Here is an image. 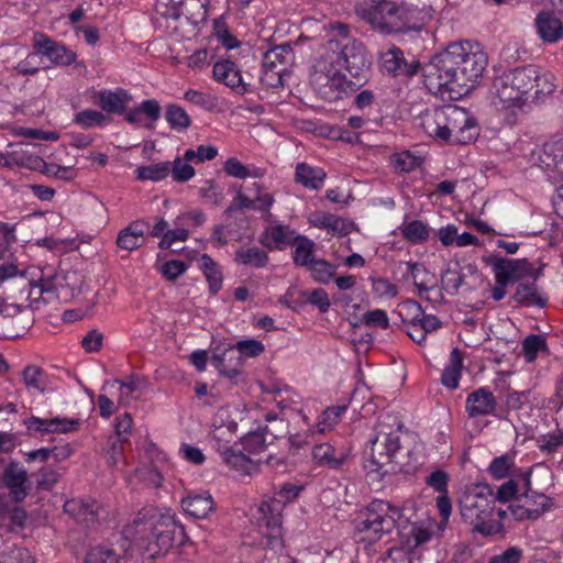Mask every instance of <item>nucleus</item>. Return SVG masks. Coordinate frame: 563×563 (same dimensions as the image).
Here are the masks:
<instances>
[{"label":"nucleus","instance_id":"nucleus-1","mask_svg":"<svg viewBox=\"0 0 563 563\" xmlns=\"http://www.w3.org/2000/svg\"><path fill=\"white\" fill-rule=\"evenodd\" d=\"M371 65L365 45L351 35L349 25L330 23L327 40L314 54L311 82L320 90H333V98H340L356 85L346 78V73L360 84L366 80Z\"/></svg>","mask_w":563,"mask_h":563},{"label":"nucleus","instance_id":"nucleus-2","mask_svg":"<svg viewBox=\"0 0 563 563\" xmlns=\"http://www.w3.org/2000/svg\"><path fill=\"white\" fill-rule=\"evenodd\" d=\"M487 66V55L476 43L450 44L423 65L426 87L433 93L465 95L474 88Z\"/></svg>","mask_w":563,"mask_h":563},{"label":"nucleus","instance_id":"nucleus-3","mask_svg":"<svg viewBox=\"0 0 563 563\" xmlns=\"http://www.w3.org/2000/svg\"><path fill=\"white\" fill-rule=\"evenodd\" d=\"M555 89L553 75L542 71L536 65L505 70L492 86L494 103L503 109H522L532 97L536 100L552 93Z\"/></svg>","mask_w":563,"mask_h":563},{"label":"nucleus","instance_id":"nucleus-4","mask_svg":"<svg viewBox=\"0 0 563 563\" xmlns=\"http://www.w3.org/2000/svg\"><path fill=\"white\" fill-rule=\"evenodd\" d=\"M421 126L433 139L457 144H470L478 135L476 120L464 108L453 104L426 111Z\"/></svg>","mask_w":563,"mask_h":563},{"label":"nucleus","instance_id":"nucleus-5","mask_svg":"<svg viewBox=\"0 0 563 563\" xmlns=\"http://www.w3.org/2000/svg\"><path fill=\"white\" fill-rule=\"evenodd\" d=\"M495 498L488 485L477 484L468 487L460 499V512L463 520L473 527L475 532L488 537L499 533L503 529L501 519L506 511H497L495 518Z\"/></svg>","mask_w":563,"mask_h":563},{"label":"nucleus","instance_id":"nucleus-6","mask_svg":"<svg viewBox=\"0 0 563 563\" xmlns=\"http://www.w3.org/2000/svg\"><path fill=\"white\" fill-rule=\"evenodd\" d=\"M301 486L294 484L283 485L274 496L264 500L254 515L258 532L262 536L260 543L272 550L283 548L282 511L284 507L294 501L300 492Z\"/></svg>","mask_w":563,"mask_h":563},{"label":"nucleus","instance_id":"nucleus-7","mask_svg":"<svg viewBox=\"0 0 563 563\" xmlns=\"http://www.w3.org/2000/svg\"><path fill=\"white\" fill-rule=\"evenodd\" d=\"M135 522L144 527L143 531H150L151 538L145 549L152 558L166 553L177 539L184 537L183 526L168 509L144 508Z\"/></svg>","mask_w":563,"mask_h":563},{"label":"nucleus","instance_id":"nucleus-8","mask_svg":"<svg viewBox=\"0 0 563 563\" xmlns=\"http://www.w3.org/2000/svg\"><path fill=\"white\" fill-rule=\"evenodd\" d=\"M401 517L399 508L386 500L375 499L355 519V531L362 536L361 540L373 543L390 533Z\"/></svg>","mask_w":563,"mask_h":563},{"label":"nucleus","instance_id":"nucleus-9","mask_svg":"<svg viewBox=\"0 0 563 563\" xmlns=\"http://www.w3.org/2000/svg\"><path fill=\"white\" fill-rule=\"evenodd\" d=\"M360 14L374 29L385 33L400 32L406 25V10L394 1L369 0Z\"/></svg>","mask_w":563,"mask_h":563},{"label":"nucleus","instance_id":"nucleus-10","mask_svg":"<svg viewBox=\"0 0 563 563\" xmlns=\"http://www.w3.org/2000/svg\"><path fill=\"white\" fill-rule=\"evenodd\" d=\"M492 267L495 283L499 285H511L525 278L537 280L542 271L532 266L527 258H507L489 256L485 260Z\"/></svg>","mask_w":563,"mask_h":563},{"label":"nucleus","instance_id":"nucleus-11","mask_svg":"<svg viewBox=\"0 0 563 563\" xmlns=\"http://www.w3.org/2000/svg\"><path fill=\"white\" fill-rule=\"evenodd\" d=\"M400 430V423L396 429H391L384 422H379L376 435L371 441V463L375 466V471L382 470L394 461L401 448Z\"/></svg>","mask_w":563,"mask_h":563},{"label":"nucleus","instance_id":"nucleus-12","mask_svg":"<svg viewBox=\"0 0 563 563\" xmlns=\"http://www.w3.org/2000/svg\"><path fill=\"white\" fill-rule=\"evenodd\" d=\"M32 46L34 55L46 57L55 66L66 67L75 64L76 67H86L82 60H77V54L74 51L43 32L33 33Z\"/></svg>","mask_w":563,"mask_h":563},{"label":"nucleus","instance_id":"nucleus-13","mask_svg":"<svg viewBox=\"0 0 563 563\" xmlns=\"http://www.w3.org/2000/svg\"><path fill=\"white\" fill-rule=\"evenodd\" d=\"M536 164L552 181L563 180V139L549 141L533 153Z\"/></svg>","mask_w":563,"mask_h":563},{"label":"nucleus","instance_id":"nucleus-14","mask_svg":"<svg viewBox=\"0 0 563 563\" xmlns=\"http://www.w3.org/2000/svg\"><path fill=\"white\" fill-rule=\"evenodd\" d=\"M238 432V422L229 410V408H220L212 418L210 431V444L219 453L230 448L234 442Z\"/></svg>","mask_w":563,"mask_h":563},{"label":"nucleus","instance_id":"nucleus-15","mask_svg":"<svg viewBox=\"0 0 563 563\" xmlns=\"http://www.w3.org/2000/svg\"><path fill=\"white\" fill-rule=\"evenodd\" d=\"M350 457V450L335 446L330 442L314 444L311 449V460L314 466L333 471L341 470Z\"/></svg>","mask_w":563,"mask_h":563},{"label":"nucleus","instance_id":"nucleus-16","mask_svg":"<svg viewBox=\"0 0 563 563\" xmlns=\"http://www.w3.org/2000/svg\"><path fill=\"white\" fill-rule=\"evenodd\" d=\"M299 234L288 224L278 220H272L261 234L260 242L268 250H286Z\"/></svg>","mask_w":563,"mask_h":563},{"label":"nucleus","instance_id":"nucleus-17","mask_svg":"<svg viewBox=\"0 0 563 563\" xmlns=\"http://www.w3.org/2000/svg\"><path fill=\"white\" fill-rule=\"evenodd\" d=\"M2 479L10 498L22 501L29 494L30 485L26 470L16 461H11L3 470Z\"/></svg>","mask_w":563,"mask_h":563},{"label":"nucleus","instance_id":"nucleus-18","mask_svg":"<svg viewBox=\"0 0 563 563\" xmlns=\"http://www.w3.org/2000/svg\"><path fill=\"white\" fill-rule=\"evenodd\" d=\"M533 26L543 44H555L563 38V21L553 12H539Z\"/></svg>","mask_w":563,"mask_h":563},{"label":"nucleus","instance_id":"nucleus-19","mask_svg":"<svg viewBox=\"0 0 563 563\" xmlns=\"http://www.w3.org/2000/svg\"><path fill=\"white\" fill-rule=\"evenodd\" d=\"M26 429L31 432L47 433H67L78 429L80 422L76 419L68 418H52L42 419L35 416L30 417L24 421Z\"/></svg>","mask_w":563,"mask_h":563},{"label":"nucleus","instance_id":"nucleus-20","mask_svg":"<svg viewBox=\"0 0 563 563\" xmlns=\"http://www.w3.org/2000/svg\"><path fill=\"white\" fill-rule=\"evenodd\" d=\"M496 398L487 387H481L468 394L465 401V410L470 417L494 415Z\"/></svg>","mask_w":563,"mask_h":563},{"label":"nucleus","instance_id":"nucleus-21","mask_svg":"<svg viewBox=\"0 0 563 563\" xmlns=\"http://www.w3.org/2000/svg\"><path fill=\"white\" fill-rule=\"evenodd\" d=\"M437 527L438 523L430 518L413 522L408 527V531L406 528L401 530L402 541L408 549H416L431 540Z\"/></svg>","mask_w":563,"mask_h":563},{"label":"nucleus","instance_id":"nucleus-22","mask_svg":"<svg viewBox=\"0 0 563 563\" xmlns=\"http://www.w3.org/2000/svg\"><path fill=\"white\" fill-rule=\"evenodd\" d=\"M310 225L327 230L331 235L344 236L352 231V223L332 213L314 211L309 217Z\"/></svg>","mask_w":563,"mask_h":563},{"label":"nucleus","instance_id":"nucleus-23","mask_svg":"<svg viewBox=\"0 0 563 563\" xmlns=\"http://www.w3.org/2000/svg\"><path fill=\"white\" fill-rule=\"evenodd\" d=\"M213 78L241 93L246 91L240 69L228 59L219 60L213 65Z\"/></svg>","mask_w":563,"mask_h":563},{"label":"nucleus","instance_id":"nucleus-24","mask_svg":"<svg viewBox=\"0 0 563 563\" xmlns=\"http://www.w3.org/2000/svg\"><path fill=\"white\" fill-rule=\"evenodd\" d=\"M131 96L123 89H101L98 92V104L108 113L123 114Z\"/></svg>","mask_w":563,"mask_h":563},{"label":"nucleus","instance_id":"nucleus-25","mask_svg":"<svg viewBox=\"0 0 563 563\" xmlns=\"http://www.w3.org/2000/svg\"><path fill=\"white\" fill-rule=\"evenodd\" d=\"M148 225L143 221H134L122 229L117 238V245L124 251H133L143 244Z\"/></svg>","mask_w":563,"mask_h":563},{"label":"nucleus","instance_id":"nucleus-26","mask_svg":"<svg viewBox=\"0 0 563 563\" xmlns=\"http://www.w3.org/2000/svg\"><path fill=\"white\" fill-rule=\"evenodd\" d=\"M64 509L78 522L90 526L97 520L99 505L95 500L70 499L65 503Z\"/></svg>","mask_w":563,"mask_h":563},{"label":"nucleus","instance_id":"nucleus-27","mask_svg":"<svg viewBox=\"0 0 563 563\" xmlns=\"http://www.w3.org/2000/svg\"><path fill=\"white\" fill-rule=\"evenodd\" d=\"M514 300L526 307H539L543 308L547 306L548 298L541 291L536 283H520L514 294Z\"/></svg>","mask_w":563,"mask_h":563},{"label":"nucleus","instance_id":"nucleus-28","mask_svg":"<svg viewBox=\"0 0 563 563\" xmlns=\"http://www.w3.org/2000/svg\"><path fill=\"white\" fill-rule=\"evenodd\" d=\"M211 363L221 375L230 379L238 377L241 373L242 360L240 356H233V347L231 346L221 353L213 354Z\"/></svg>","mask_w":563,"mask_h":563},{"label":"nucleus","instance_id":"nucleus-29","mask_svg":"<svg viewBox=\"0 0 563 563\" xmlns=\"http://www.w3.org/2000/svg\"><path fill=\"white\" fill-rule=\"evenodd\" d=\"M294 62V51L289 44H280L268 49L263 56L262 66L273 67L288 73Z\"/></svg>","mask_w":563,"mask_h":563},{"label":"nucleus","instance_id":"nucleus-30","mask_svg":"<svg viewBox=\"0 0 563 563\" xmlns=\"http://www.w3.org/2000/svg\"><path fill=\"white\" fill-rule=\"evenodd\" d=\"M442 322L434 314H424L422 312L417 323L407 325V334L418 344H423L428 334L440 329Z\"/></svg>","mask_w":563,"mask_h":563},{"label":"nucleus","instance_id":"nucleus-31","mask_svg":"<svg viewBox=\"0 0 563 563\" xmlns=\"http://www.w3.org/2000/svg\"><path fill=\"white\" fill-rule=\"evenodd\" d=\"M183 509L194 518H206L213 510V500L209 494L190 495L181 500Z\"/></svg>","mask_w":563,"mask_h":563},{"label":"nucleus","instance_id":"nucleus-32","mask_svg":"<svg viewBox=\"0 0 563 563\" xmlns=\"http://www.w3.org/2000/svg\"><path fill=\"white\" fill-rule=\"evenodd\" d=\"M380 64L385 71L394 76L400 74L412 75L415 73L405 62L402 52L396 46H391L380 54Z\"/></svg>","mask_w":563,"mask_h":563},{"label":"nucleus","instance_id":"nucleus-33","mask_svg":"<svg viewBox=\"0 0 563 563\" xmlns=\"http://www.w3.org/2000/svg\"><path fill=\"white\" fill-rule=\"evenodd\" d=\"M224 173L238 179L263 178L266 175V168L255 165H244L236 157L228 158L223 164Z\"/></svg>","mask_w":563,"mask_h":563},{"label":"nucleus","instance_id":"nucleus-34","mask_svg":"<svg viewBox=\"0 0 563 563\" xmlns=\"http://www.w3.org/2000/svg\"><path fill=\"white\" fill-rule=\"evenodd\" d=\"M296 181L310 189H319L325 179V173L322 168L312 167L306 163H299L296 166Z\"/></svg>","mask_w":563,"mask_h":563},{"label":"nucleus","instance_id":"nucleus-35","mask_svg":"<svg viewBox=\"0 0 563 563\" xmlns=\"http://www.w3.org/2000/svg\"><path fill=\"white\" fill-rule=\"evenodd\" d=\"M234 261L238 265L264 268L268 264V254L256 246L240 247L235 252Z\"/></svg>","mask_w":563,"mask_h":563},{"label":"nucleus","instance_id":"nucleus-36","mask_svg":"<svg viewBox=\"0 0 563 563\" xmlns=\"http://www.w3.org/2000/svg\"><path fill=\"white\" fill-rule=\"evenodd\" d=\"M291 246L295 247L292 260L297 266L308 268L310 264L316 260L313 255L316 244L307 236L299 234Z\"/></svg>","mask_w":563,"mask_h":563},{"label":"nucleus","instance_id":"nucleus-37","mask_svg":"<svg viewBox=\"0 0 563 563\" xmlns=\"http://www.w3.org/2000/svg\"><path fill=\"white\" fill-rule=\"evenodd\" d=\"M23 382L30 393L44 394L48 389L46 373L36 365H27L22 373Z\"/></svg>","mask_w":563,"mask_h":563},{"label":"nucleus","instance_id":"nucleus-38","mask_svg":"<svg viewBox=\"0 0 563 563\" xmlns=\"http://www.w3.org/2000/svg\"><path fill=\"white\" fill-rule=\"evenodd\" d=\"M551 507V498L544 494L531 492L526 494L523 511L518 515L520 518L527 517L536 519Z\"/></svg>","mask_w":563,"mask_h":563},{"label":"nucleus","instance_id":"nucleus-39","mask_svg":"<svg viewBox=\"0 0 563 563\" xmlns=\"http://www.w3.org/2000/svg\"><path fill=\"white\" fill-rule=\"evenodd\" d=\"M463 367V357L457 349H454L449 358L448 365L442 373V384L449 388L455 389L459 386L461 372Z\"/></svg>","mask_w":563,"mask_h":563},{"label":"nucleus","instance_id":"nucleus-40","mask_svg":"<svg viewBox=\"0 0 563 563\" xmlns=\"http://www.w3.org/2000/svg\"><path fill=\"white\" fill-rule=\"evenodd\" d=\"M198 264L208 280L210 291L217 294L221 289L223 282L220 266L208 254H202L198 258Z\"/></svg>","mask_w":563,"mask_h":563},{"label":"nucleus","instance_id":"nucleus-41","mask_svg":"<svg viewBox=\"0 0 563 563\" xmlns=\"http://www.w3.org/2000/svg\"><path fill=\"white\" fill-rule=\"evenodd\" d=\"M405 240L411 244H420L429 239L430 228L420 220L405 222L399 227Z\"/></svg>","mask_w":563,"mask_h":563},{"label":"nucleus","instance_id":"nucleus-42","mask_svg":"<svg viewBox=\"0 0 563 563\" xmlns=\"http://www.w3.org/2000/svg\"><path fill=\"white\" fill-rule=\"evenodd\" d=\"M223 462L231 468L236 470L241 473L249 474L254 468V463L240 450L228 448L220 452Z\"/></svg>","mask_w":563,"mask_h":563},{"label":"nucleus","instance_id":"nucleus-43","mask_svg":"<svg viewBox=\"0 0 563 563\" xmlns=\"http://www.w3.org/2000/svg\"><path fill=\"white\" fill-rule=\"evenodd\" d=\"M134 173L136 178L141 181H161L169 175L170 162H159L146 166H140Z\"/></svg>","mask_w":563,"mask_h":563},{"label":"nucleus","instance_id":"nucleus-44","mask_svg":"<svg viewBox=\"0 0 563 563\" xmlns=\"http://www.w3.org/2000/svg\"><path fill=\"white\" fill-rule=\"evenodd\" d=\"M74 122L85 130L91 128H102L110 122V119L98 110L85 109L77 112Z\"/></svg>","mask_w":563,"mask_h":563},{"label":"nucleus","instance_id":"nucleus-45","mask_svg":"<svg viewBox=\"0 0 563 563\" xmlns=\"http://www.w3.org/2000/svg\"><path fill=\"white\" fill-rule=\"evenodd\" d=\"M345 410V406H333L323 410L322 413L318 417L316 431L318 433H325L331 431L339 423Z\"/></svg>","mask_w":563,"mask_h":563},{"label":"nucleus","instance_id":"nucleus-46","mask_svg":"<svg viewBox=\"0 0 563 563\" xmlns=\"http://www.w3.org/2000/svg\"><path fill=\"white\" fill-rule=\"evenodd\" d=\"M25 146L26 145L22 143L18 144V148L10 154L11 161L21 167L41 172L45 161L37 155L30 154Z\"/></svg>","mask_w":563,"mask_h":563},{"label":"nucleus","instance_id":"nucleus-47","mask_svg":"<svg viewBox=\"0 0 563 563\" xmlns=\"http://www.w3.org/2000/svg\"><path fill=\"white\" fill-rule=\"evenodd\" d=\"M192 162L186 159V153L183 156H176L170 162V175L176 183H187L195 177L196 170Z\"/></svg>","mask_w":563,"mask_h":563},{"label":"nucleus","instance_id":"nucleus-48","mask_svg":"<svg viewBox=\"0 0 563 563\" xmlns=\"http://www.w3.org/2000/svg\"><path fill=\"white\" fill-rule=\"evenodd\" d=\"M336 267L323 258H316L308 271L312 279L319 284L328 285L334 279Z\"/></svg>","mask_w":563,"mask_h":563},{"label":"nucleus","instance_id":"nucleus-49","mask_svg":"<svg viewBox=\"0 0 563 563\" xmlns=\"http://www.w3.org/2000/svg\"><path fill=\"white\" fill-rule=\"evenodd\" d=\"M198 195L206 203L213 207L221 206L224 200L223 188L213 179H205Z\"/></svg>","mask_w":563,"mask_h":563},{"label":"nucleus","instance_id":"nucleus-50","mask_svg":"<svg viewBox=\"0 0 563 563\" xmlns=\"http://www.w3.org/2000/svg\"><path fill=\"white\" fill-rule=\"evenodd\" d=\"M423 157L411 151H402L393 155L394 167L401 173H409L418 168Z\"/></svg>","mask_w":563,"mask_h":563},{"label":"nucleus","instance_id":"nucleus-51","mask_svg":"<svg viewBox=\"0 0 563 563\" xmlns=\"http://www.w3.org/2000/svg\"><path fill=\"white\" fill-rule=\"evenodd\" d=\"M515 466V460L514 456L510 454H504L500 456L495 457L488 468L487 472L489 475L495 479H503L506 478L511 468Z\"/></svg>","mask_w":563,"mask_h":563},{"label":"nucleus","instance_id":"nucleus-52","mask_svg":"<svg viewBox=\"0 0 563 563\" xmlns=\"http://www.w3.org/2000/svg\"><path fill=\"white\" fill-rule=\"evenodd\" d=\"M396 312L401 318L402 322L412 325L418 322L423 310L418 301L408 299L397 306Z\"/></svg>","mask_w":563,"mask_h":563},{"label":"nucleus","instance_id":"nucleus-53","mask_svg":"<svg viewBox=\"0 0 563 563\" xmlns=\"http://www.w3.org/2000/svg\"><path fill=\"white\" fill-rule=\"evenodd\" d=\"M184 98L188 102L207 111H212L218 106L217 97L199 90L190 89L185 92Z\"/></svg>","mask_w":563,"mask_h":563},{"label":"nucleus","instance_id":"nucleus-54","mask_svg":"<svg viewBox=\"0 0 563 563\" xmlns=\"http://www.w3.org/2000/svg\"><path fill=\"white\" fill-rule=\"evenodd\" d=\"M183 0H156L155 12L170 20H178L181 15Z\"/></svg>","mask_w":563,"mask_h":563},{"label":"nucleus","instance_id":"nucleus-55","mask_svg":"<svg viewBox=\"0 0 563 563\" xmlns=\"http://www.w3.org/2000/svg\"><path fill=\"white\" fill-rule=\"evenodd\" d=\"M166 120L174 130H185L190 125L189 115L178 106H169L167 108Z\"/></svg>","mask_w":563,"mask_h":563},{"label":"nucleus","instance_id":"nucleus-56","mask_svg":"<svg viewBox=\"0 0 563 563\" xmlns=\"http://www.w3.org/2000/svg\"><path fill=\"white\" fill-rule=\"evenodd\" d=\"M42 173L49 177H54L62 180H73L77 177V170L73 166H62L55 163H46L44 162V167H42Z\"/></svg>","mask_w":563,"mask_h":563},{"label":"nucleus","instance_id":"nucleus-57","mask_svg":"<svg viewBox=\"0 0 563 563\" xmlns=\"http://www.w3.org/2000/svg\"><path fill=\"white\" fill-rule=\"evenodd\" d=\"M547 347L545 340L538 334L527 336L522 342V354L527 362H533L539 351Z\"/></svg>","mask_w":563,"mask_h":563},{"label":"nucleus","instance_id":"nucleus-58","mask_svg":"<svg viewBox=\"0 0 563 563\" xmlns=\"http://www.w3.org/2000/svg\"><path fill=\"white\" fill-rule=\"evenodd\" d=\"M186 159L191 161L194 164H200L207 161H212L218 155V148L213 145H199L196 150L188 148L185 151Z\"/></svg>","mask_w":563,"mask_h":563},{"label":"nucleus","instance_id":"nucleus-59","mask_svg":"<svg viewBox=\"0 0 563 563\" xmlns=\"http://www.w3.org/2000/svg\"><path fill=\"white\" fill-rule=\"evenodd\" d=\"M264 431H266V428L258 429L254 432H249L245 437H243L242 443L249 453H260L265 449L266 437Z\"/></svg>","mask_w":563,"mask_h":563},{"label":"nucleus","instance_id":"nucleus-60","mask_svg":"<svg viewBox=\"0 0 563 563\" xmlns=\"http://www.w3.org/2000/svg\"><path fill=\"white\" fill-rule=\"evenodd\" d=\"M232 347L239 352L240 357H256L265 350L264 344L256 339L238 341Z\"/></svg>","mask_w":563,"mask_h":563},{"label":"nucleus","instance_id":"nucleus-61","mask_svg":"<svg viewBox=\"0 0 563 563\" xmlns=\"http://www.w3.org/2000/svg\"><path fill=\"white\" fill-rule=\"evenodd\" d=\"M175 228L172 230H167L163 238L159 241L158 246L162 250L169 249L175 242H184L188 238V230L183 225L177 223V220L174 221Z\"/></svg>","mask_w":563,"mask_h":563},{"label":"nucleus","instance_id":"nucleus-62","mask_svg":"<svg viewBox=\"0 0 563 563\" xmlns=\"http://www.w3.org/2000/svg\"><path fill=\"white\" fill-rule=\"evenodd\" d=\"M287 74L280 69L263 66L261 81L268 88H282L284 87V76Z\"/></svg>","mask_w":563,"mask_h":563},{"label":"nucleus","instance_id":"nucleus-63","mask_svg":"<svg viewBox=\"0 0 563 563\" xmlns=\"http://www.w3.org/2000/svg\"><path fill=\"white\" fill-rule=\"evenodd\" d=\"M372 291L379 298H394L397 296V287L386 278L373 277Z\"/></svg>","mask_w":563,"mask_h":563},{"label":"nucleus","instance_id":"nucleus-64","mask_svg":"<svg viewBox=\"0 0 563 563\" xmlns=\"http://www.w3.org/2000/svg\"><path fill=\"white\" fill-rule=\"evenodd\" d=\"M85 563H119V558L110 549L93 548L88 552Z\"/></svg>","mask_w":563,"mask_h":563}]
</instances>
